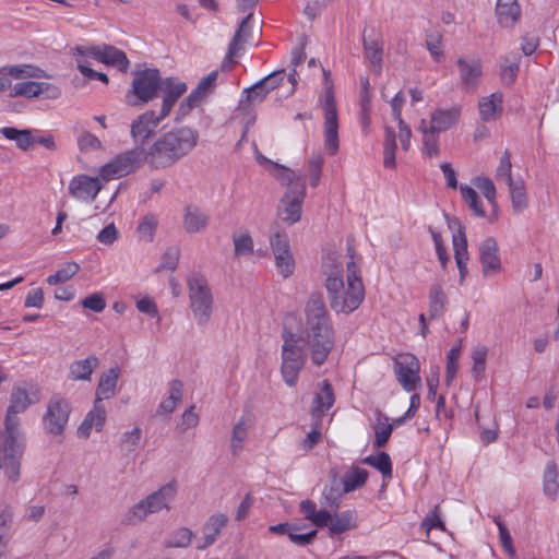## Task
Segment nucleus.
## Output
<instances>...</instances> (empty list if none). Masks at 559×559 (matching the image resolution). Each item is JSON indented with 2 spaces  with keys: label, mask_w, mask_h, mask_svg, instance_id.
I'll list each match as a JSON object with an SVG mask.
<instances>
[{
  "label": "nucleus",
  "mask_w": 559,
  "mask_h": 559,
  "mask_svg": "<svg viewBox=\"0 0 559 559\" xmlns=\"http://www.w3.org/2000/svg\"><path fill=\"white\" fill-rule=\"evenodd\" d=\"M199 133L189 127L175 128L159 135L147 146L135 145L117 155L100 168L105 180L127 176L143 164L153 169H166L187 156L198 144Z\"/></svg>",
  "instance_id": "f257e3e1"
},
{
  "label": "nucleus",
  "mask_w": 559,
  "mask_h": 559,
  "mask_svg": "<svg viewBox=\"0 0 559 559\" xmlns=\"http://www.w3.org/2000/svg\"><path fill=\"white\" fill-rule=\"evenodd\" d=\"M309 348L313 365L322 366L335 343V331L321 292H312L305 306V328L298 336Z\"/></svg>",
  "instance_id": "f03ea898"
},
{
  "label": "nucleus",
  "mask_w": 559,
  "mask_h": 559,
  "mask_svg": "<svg viewBox=\"0 0 559 559\" xmlns=\"http://www.w3.org/2000/svg\"><path fill=\"white\" fill-rule=\"evenodd\" d=\"M355 248L352 245L347 246V254L349 261L347 262V289L344 290V281L341 272L337 270L335 273L328 275L325 280V288L329 294L331 308L340 313H349L356 310L364 300L365 288L361 278L358 276L359 267L354 261Z\"/></svg>",
  "instance_id": "7ed1b4c3"
},
{
  "label": "nucleus",
  "mask_w": 559,
  "mask_h": 559,
  "mask_svg": "<svg viewBox=\"0 0 559 559\" xmlns=\"http://www.w3.org/2000/svg\"><path fill=\"white\" fill-rule=\"evenodd\" d=\"M275 178L287 185V190L281 201L280 214H284L283 221L293 225L300 221L301 205L306 197V183L304 177L296 171L278 166Z\"/></svg>",
  "instance_id": "20e7f679"
},
{
  "label": "nucleus",
  "mask_w": 559,
  "mask_h": 559,
  "mask_svg": "<svg viewBox=\"0 0 559 559\" xmlns=\"http://www.w3.org/2000/svg\"><path fill=\"white\" fill-rule=\"evenodd\" d=\"M282 337L284 341L282 345V377L288 386H295L299 372L306 364L307 356L304 347L299 345L301 340L295 333L285 330Z\"/></svg>",
  "instance_id": "39448f33"
},
{
  "label": "nucleus",
  "mask_w": 559,
  "mask_h": 559,
  "mask_svg": "<svg viewBox=\"0 0 559 559\" xmlns=\"http://www.w3.org/2000/svg\"><path fill=\"white\" fill-rule=\"evenodd\" d=\"M160 87L163 78L157 69L135 71L131 88L126 94V102L130 106H143L158 95Z\"/></svg>",
  "instance_id": "423d86ee"
},
{
  "label": "nucleus",
  "mask_w": 559,
  "mask_h": 559,
  "mask_svg": "<svg viewBox=\"0 0 559 559\" xmlns=\"http://www.w3.org/2000/svg\"><path fill=\"white\" fill-rule=\"evenodd\" d=\"M177 493V483L171 480L145 499L135 503L127 514L129 524L142 522L148 514L157 513L164 509L169 510V503Z\"/></svg>",
  "instance_id": "0eeeda50"
},
{
  "label": "nucleus",
  "mask_w": 559,
  "mask_h": 559,
  "mask_svg": "<svg viewBox=\"0 0 559 559\" xmlns=\"http://www.w3.org/2000/svg\"><path fill=\"white\" fill-rule=\"evenodd\" d=\"M324 76V145L330 155L338 152V117L336 109V100L334 95V86L331 80L330 71L323 69Z\"/></svg>",
  "instance_id": "6e6552de"
},
{
  "label": "nucleus",
  "mask_w": 559,
  "mask_h": 559,
  "mask_svg": "<svg viewBox=\"0 0 559 559\" xmlns=\"http://www.w3.org/2000/svg\"><path fill=\"white\" fill-rule=\"evenodd\" d=\"M190 308L198 324L205 325L213 312V295L206 278L195 273L188 278Z\"/></svg>",
  "instance_id": "1a4fd4ad"
},
{
  "label": "nucleus",
  "mask_w": 559,
  "mask_h": 559,
  "mask_svg": "<svg viewBox=\"0 0 559 559\" xmlns=\"http://www.w3.org/2000/svg\"><path fill=\"white\" fill-rule=\"evenodd\" d=\"M71 411V404L67 399L59 394L52 395L41 420L45 432L50 436H62Z\"/></svg>",
  "instance_id": "9d476101"
},
{
  "label": "nucleus",
  "mask_w": 559,
  "mask_h": 559,
  "mask_svg": "<svg viewBox=\"0 0 559 559\" xmlns=\"http://www.w3.org/2000/svg\"><path fill=\"white\" fill-rule=\"evenodd\" d=\"M393 370L397 382L406 392H413L420 385V364L415 355H399L393 360Z\"/></svg>",
  "instance_id": "9b49d317"
},
{
  "label": "nucleus",
  "mask_w": 559,
  "mask_h": 559,
  "mask_svg": "<svg viewBox=\"0 0 559 559\" xmlns=\"http://www.w3.org/2000/svg\"><path fill=\"white\" fill-rule=\"evenodd\" d=\"M73 51L80 56H92L94 59L107 66L118 68L121 72H127L130 64L127 55L111 45H98L90 48L76 46Z\"/></svg>",
  "instance_id": "f8f14e48"
},
{
  "label": "nucleus",
  "mask_w": 559,
  "mask_h": 559,
  "mask_svg": "<svg viewBox=\"0 0 559 559\" xmlns=\"http://www.w3.org/2000/svg\"><path fill=\"white\" fill-rule=\"evenodd\" d=\"M39 401L37 392H28L25 388L13 386L10 395V405L7 408L4 424L21 427L17 414L25 412L31 405Z\"/></svg>",
  "instance_id": "ddd939ff"
},
{
  "label": "nucleus",
  "mask_w": 559,
  "mask_h": 559,
  "mask_svg": "<svg viewBox=\"0 0 559 559\" xmlns=\"http://www.w3.org/2000/svg\"><path fill=\"white\" fill-rule=\"evenodd\" d=\"M165 118H159V112L147 110L134 119L130 126V135L135 145L146 146L147 141L155 134L159 123Z\"/></svg>",
  "instance_id": "4468645a"
},
{
  "label": "nucleus",
  "mask_w": 559,
  "mask_h": 559,
  "mask_svg": "<svg viewBox=\"0 0 559 559\" xmlns=\"http://www.w3.org/2000/svg\"><path fill=\"white\" fill-rule=\"evenodd\" d=\"M362 47L365 58L369 61L376 73H380L383 59V39L381 33L374 27L362 32Z\"/></svg>",
  "instance_id": "2eb2a0df"
},
{
  "label": "nucleus",
  "mask_w": 559,
  "mask_h": 559,
  "mask_svg": "<svg viewBox=\"0 0 559 559\" xmlns=\"http://www.w3.org/2000/svg\"><path fill=\"white\" fill-rule=\"evenodd\" d=\"M462 90L474 93L483 76V64L480 59L460 57L456 60Z\"/></svg>",
  "instance_id": "dca6fc26"
},
{
  "label": "nucleus",
  "mask_w": 559,
  "mask_h": 559,
  "mask_svg": "<svg viewBox=\"0 0 559 559\" xmlns=\"http://www.w3.org/2000/svg\"><path fill=\"white\" fill-rule=\"evenodd\" d=\"M318 389L319 390L312 400L310 415L312 420H317V426H320L322 417L335 402V394L329 380H322L318 384Z\"/></svg>",
  "instance_id": "f3484780"
},
{
  "label": "nucleus",
  "mask_w": 559,
  "mask_h": 559,
  "mask_svg": "<svg viewBox=\"0 0 559 559\" xmlns=\"http://www.w3.org/2000/svg\"><path fill=\"white\" fill-rule=\"evenodd\" d=\"M102 189L98 178L87 175H79L69 183V193L80 200L93 202Z\"/></svg>",
  "instance_id": "a211bd4d"
},
{
  "label": "nucleus",
  "mask_w": 559,
  "mask_h": 559,
  "mask_svg": "<svg viewBox=\"0 0 559 559\" xmlns=\"http://www.w3.org/2000/svg\"><path fill=\"white\" fill-rule=\"evenodd\" d=\"M479 261L485 276H492L501 271V259L495 238L488 237L480 243Z\"/></svg>",
  "instance_id": "6ab92c4d"
},
{
  "label": "nucleus",
  "mask_w": 559,
  "mask_h": 559,
  "mask_svg": "<svg viewBox=\"0 0 559 559\" xmlns=\"http://www.w3.org/2000/svg\"><path fill=\"white\" fill-rule=\"evenodd\" d=\"M185 82H175L173 78L163 79V104L159 110V118H166L177 100L187 92Z\"/></svg>",
  "instance_id": "aec40b11"
},
{
  "label": "nucleus",
  "mask_w": 559,
  "mask_h": 559,
  "mask_svg": "<svg viewBox=\"0 0 559 559\" xmlns=\"http://www.w3.org/2000/svg\"><path fill=\"white\" fill-rule=\"evenodd\" d=\"M106 420V408L99 399H95L93 409H91L82 424L78 428V435L83 438H88L92 429L100 431Z\"/></svg>",
  "instance_id": "412c9836"
},
{
  "label": "nucleus",
  "mask_w": 559,
  "mask_h": 559,
  "mask_svg": "<svg viewBox=\"0 0 559 559\" xmlns=\"http://www.w3.org/2000/svg\"><path fill=\"white\" fill-rule=\"evenodd\" d=\"M227 523L228 518L223 513L210 516L203 525V543L197 545V549L203 550L213 545Z\"/></svg>",
  "instance_id": "4be33fe9"
},
{
  "label": "nucleus",
  "mask_w": 559,
  "mask_h": 559,
  "mask_svg": "<svg viewBox=\"0 0 559 559\" xmlns=\"http://www.w3.org/2000/svg\"><path fill=\"white\" fill-rule=\"evenodd\" d=\"M461 106L448 109L437 108L430 117V128L438 132H444L459 122Z\"/></svg>",
  "instance_id": "5701e85b"
},
{
  "label": "nucleus",
  "mask_w": 559,
  "mask_h": 559,
  "mask_svg": "<svg viewBox=\"0 0 559 559\" xmlns=\"http://www.w3.org/2000/svg\"><path fill=\"white\" fill-rule=\"evenodd\" d=\"M98 366L99 359L95 355H91L85 359L74 360L69 367V379L73 381H90Z\"/></svg>",
  "instance_id": "b1692460"
},
{
  "label": "nucleus",
  "mask_w": 559,
  "mask_h": 559,
  "mask_svg": "<svg viewBox=\"0 0 559 559\" xmlns=\"http://www.w3.org/2000/svg\"><path fill=\"white\" fill-rule=\"evenodd\" d=\"M209 215L199 206L187 205L183 214V228L189 234L204 230L209 224Z\"/></svg>",
  "instance_id": "393cba45"
},
{
  "label": "nucleus",
  "mask_w": 559,
  "mask_h": 559,
  "mask_svg": "<svg viewBox=\"0 0 559 559\" xmlns=\"http://www.w3.org/2000/svg\"><path fill=\"white\" fill-rule=\"evenodd\" d=\"M496 14L502 27H512L520 19V5L516 0H498Z\"/></svg>",
  "instance_id": "a878e982"
},
{
  "label": "nucleus",
  "mask_w": 559,
  "mask_h": 559,
  "mask_svg": "<svg viewBox=\"0 0 559 559\" xmlns=\"http://www.w3.org/2000/svg\"><path fill=\"white\" fill-rule=\"evenodd\" d=\"M429 308L428 316L430 320L438 319L443 316L445 307L449 302L448 296L439 283L430 286L428 293Z\"/></svg>",
  "instance_id": "bb28decb"
},
{
  "label": "nucleus",
  "mask_w": 559,
  "mask_h": 559,
  "mask_svg": "<svg viewBox=\"0 0 559 559\" xmlns=\"http://www.w3.org/2000/svg\"><path fill=\"white\" fill-rule=\"evenodd\" d=\"M119 374V367H112L103 372L96 388L95 399H99L100 402L111 399L116 393Z\"/></svg>",
  "instance_id": "cd10ccee"
},
{
  "label": "nucleus",
  "mask_w": 559,
  "mask_h": 559,
  "mask_svg": "<svg viewBox=\"0 0 559 559\" xmlns=\"http://www.w3.org/2000/svg\"><path fill=\"white\" fill-rule=\"evenodd\" d=\"M0 133L8 140L15 141L16 147L22 151H29L34 146V134L31 129H16L14 127H3Z\"/></svg>",
  "instance_id": "c85d7f7f"
},
{
  "label": "nucleus",
  "mask_w": 559,
  "mask_h": 559,
  "mask_svg": "<svg viewBox=\"0 0 559 559\" xmlns=\"http://www.w3.org/2000/svg\"><path fill=\"white\" fill-rule=\"evenodd\" d=\"M479 115L484 121H490L498 118L502 112V95L492 93L479 102Z\"/></svg>",
  "instance_id": "c756f323"
},
{
  "label": "nucleus",
  "mask_w": 559,
  "mask_h": 559,
  "mask_svg": "<svg viewBox=\"0 0 559 559\" xmlns=\"http://www.w3.org/2000/svg\"><path fill=\"white\" fill-rule=\"evenodd\" d=\"M183 383L180 380H173L170 382L169 395L163 400L158 406L157 413L170 414L175 411L177 404L182 399Z\"/></svg>",
  "instance_id": "7c9ffc66"
},
{
  "label": "nucleus",
  "mask_w": 559,
  "mask_h": 559,
  "mask_svg": "<svg viewBox=\"0 0 559 559\" xmlns=\"http://www.w3.org/2000/svg\"><path fill=\"white\" fill-rule=\"evenodd\" d=\"M364 464L378 469L384 479H391L393 474L392 461L386 452H379L377 455H369L362 459Z\"/></svg>",
  "instance_id": "2f4dec72"
},
{
  "label": "nucleus",
  "mask_w": 559,
  "mask_h": 559,
  "mask_svg": "<svg viewBox=\"0 0 559 559\" xmlns=\"http://www.w3.org/2000/svg\"><path fill=\"white\" fill-rule=\"evenodd\" d=\"M558 468L555 461H549L546 465L543 479L544 493L550 499H555L559 485H558Z\"/></svg>",
  "instance_id": "473e14b6"
},
{
  "label": "nucleus",
  "mask_w": 559,
  "mask_h": 559,
  "mask_svg": "<svg viewBox=\"0 0 559 559\" xmlns=\"http://www.w3.org/2000/svg\"><path fill=\"white\" fill-rule=\"evenodd\" d=\"M373 430H374L373 447L377 449H380V448H383L388 443V441L392 435V431H393V425L389 424V417L386 415L379 414L378 421L373 426Z\"/></svg>",
  "instance_id": "72a5a7b5"
},
{
  "label": "nucleus",
  "mask_w": 559,
  "mask_h": 559,
  "mask_svg": "<svg viewBox=\"0 0 559 559\" xmlns=\"http://www.w3.org/2000/svg\"><path fill=\"white\" fill-rule=\"evenodd\" d=\"M510 190L512 206L515 212H522L528 205L523 180H512L507 183Z\"/></svg>",
  "instance_id": "f704fd0d"
},
{
  "label": "nucleus",
  "mask_w": 559,
  "mask_h": 559,
  "mask_svg": "<svg viewBox=\"0 0 559 559\" xmlns=\"http://www.w3.org/2000/svg\"><path fill=\"white\" fill-rule=\"evenodd\" d=\"M368 471L354 467L350 472L346 473L343 478V492L347 493L361 488L368 479Z\"/></svg>",
  "instance_id": "c9c22d12"
},
{
  "label": "nucleus",
  "mask_w": 559,
  "mask_h": 559,
  "mask_svg": "<svg viewBox=\"0 0 559 559\" xmlns=\"http://www.w3.org/2000/svg\"><path fill=\"white\" fill-rule=\"evenodd\" d=\"M356 524L354 523V512L344 511L332 516L329 530L331 535H338L350 528H354Z\"/></svg>",
  "instance_id": "e433bc0d"
},
{
  "label": "nucleus",
  "mask_w": 559,
  "mask_h": 559,
  "mask_svg": "<svg viewBox=\"0 0 559 559\" xmlns=\"http://www.w3.org/2000/svg\"><path fill=\"white\" fill-rule=\"evenodd\" d=\"M460 191L462 194V199L465 201V203L474 213V215L478 217H484L485 211L483 209V203L477 192L472 187L468 186H461Z\"/></svg>",
  "instance_id": "4c0bfd02"
},
{
  "label": "nucleus",
  "mask_w": 559,
  "mask_h": 559,
  "mask_svg": "<svg viewBox=\"0 0 559 559\" xmlns=\"http://www.w3.org/2000/svg\"><path fill=\"white\" fill-rule=\"evenodd\" d=\"M157 226H158L157 216L153 213H147L143 216L136 230H138L141 239H144L146 242H152L154 239Z\"/></svg>",
  "instance_id": "58836bf2"
},
{
  "label": "nucleus",
  "mask_w": 559,
  "mask_h": 559,
  "mask_svg": "<svg viewBox=\"0 0 559 559\" xmlns=\"http://www.w3.org/2000/svg\"><path fill=\"white\" fill-rule=\"evenodd\" d=\"M425 43L432 58L439 62L443 57V50L441 49L442 33L438 29L427 31L425 35Z\"/></svg>",
  "instance_id": "ea45409f"
},
{
  "label": "nucleus",
  "mask_w": 559,
  "mask_h": 559,
  "mask_svg": "<svg viewBox=\"0 0 559 559\" xmlns=\"http://www.w3.org/2000/svg\"><path fill=\"white\" fill-rule=\"evenodd\" d=\"M235 257L250 255L253 253V239L248 231L233 235Z\"/></svg>",
  "instance_id": "a19ab883"
},
{
  "label": "nucleus",
  "mask_w": 559,
  "mask_h": 559,
  "mask_svg": "<svg viewBox=\"0 0 559 559\" xmlns=\"http://www.w3.org/2000/svg\"><path fill=\"white\" fill-rule=\"evenodd\" d=\"M286 253L277 252L273 253L275 258V265L283 276V278H288L294 274L295 271V259L292 253V250H286Z\"/></svg>",
  "instance_id": "79ce46f5"
},
{
  "label": "nucleus",
  "mask_w": 559,
  "mask_h": 559,
  "mask_svg": "<svg viewBox=\"0 0 559 559\" xmlns=\"http://www.w3.org/2000/svg\"><path fill=\"white\" fill-rule=\"evenodd\" d=\"M270 246L273 253H286V250H290L287 233L278 227H272L270 234Z\"/></svg>",
  "instance_id": "37998d69"
},
{
  "label": "nucleus",
  "mask_w": 559,
  "mask_h": 559,
  "mask_svg": "<svg viewBox=\"0 0 559 559\" xmlns=\"http://www.w3.org/2000/svg\"><path fill=\"white\" fill-rule=\"evenodd\" d=\"M39 71L38 68H35L29 64L22 66H7L0 69V74L9 75L14 79L22 78H39L40 75L37 73Z\"/></svg>",
  "instance_id": "c03bdc74"
},
{
  "label": "nucleus",
  "mask_w": 559,
  "mask_h": 559,
  "mask_svg": "<svg viewBox=\"0 0 559 559\" xmlns=\"http://www.w3.org/2000/svg\"><path fill=\"white\" fill-rule=\"evenodd\" d=\"M461 354V345L453 346L447 354V371L444 382L449 386L454 380L459 369V357Z\"/></svg>",
  "instance_id": "a18cd8bd"
},
{
  "label": "nucleus",
  "mask_w": 559,
  "mask_h": 559,
  "mask_svg": "<svg viewBox=\"0 0 559 559\" xmlns=\"http://www.w3.org/2000/svg\"><path fill=\"white\" fill-rule=\"evenodd\" d=\"M454 250V259L456 262V266L459 269L460 273V284H463L465 281L468 269H467V261H468V251H467V245H464L463 241H461V245H456L453 247Z\"/></svg>",
  "instance_id": "49530a36"
},
{
  "label": "nucleus",
  "mask_w": 559,
  "mask_h": 559,
  "mask_svg": "<svg viewBox=\"0 0 559 559\" xmlns=\"http://www.w3.org/2000/svg\"><path fill=\"white\" fill-rule=\"evenodd\" d=\"M80 271V265L76 262H69L67 265L58 270L55 274L47 277L46 282L49 285H57L72 278Z\"/></svg>",
  "instance_id": "de8ad7c7"
},
{
  "label": "nucleus",
  "mask_w": 559,
  "mask_h": 559,
  "mask_svg": "<svg viewBox=\"0 0 559 559\" xmlns=\"http://www.w3.org/2000/svg\"><path fill=\"white\" fill-rule=\"evenodd\" d=\"M40 82L26 81L19 82L13 86L12 96H24L27 98L36 97L41 94Z\"/></svg>",
  "instance_id": "09e8293b"
},
{
  "label": "nucleus",
  "mask_w": 559,
  "mask_h": 559,
  "mask_svg": "<svg viewBox=\"0 0 559 559\" xmlns=\"http://www.w3.org/2000/svg\"><path fill=\"white\" fill-rule=\"evenodd\" d=\"M439 133L440 132L432 130L430 127L424 130L423 150L429 157L439 154Z\"/></svg>",
  "instance_id": "8fccbe9b"
},
{
  "label": "nucleus",
  "mask_w": 559,
  "mask_h": 559,
  "mask_svg": "<svg viewBox=\"0 0 559 559\" xmlns=\"http://www.w3.org/2000/svg\"><path fill=\"white\" fill-rule=\"evenodd\" d=\"M248 436V428L243 421L240 419L233 428L231 432V452L234 455H237L242 450V442L246 440Z\"/></svg>",
  "instance_id": "3c124183"
},
{
  "label": "nucleus",
  "mask_w": 559,
  "mask_h": 559,
  "mask_svg": "<svg viewBox=\"0 0 559 559\" xmlns=\"http://www.w3.org/2000/svg\"><path fill=\"white\" fill-rule=\"evenodd\" d=\"M448 227L453 231L452 236V242L453 247L456 245H461V241L464 242V245H467L466 234H465V226L462 223V221L457 217H450L448 214H444Z\"/></svg>",
  "instance_id": "603ef678"
},
{
  "label": "nucleus",
  "mask_w": 559,
  "mask_h": 559,
  "mask_svg": "<svg viewBox=\"0 0 559 559\" xmlns=\"http://www.w3.org/2000/svg\"><path fill=\"white\" fill-rule=\"evenodd\" d=\"M142 438V431L140 428L135 427L130 431H126L122 433L120 439V448L122 451H126L127 453H131L135 451L136 447L140 443V440Z\"/></svg>",
  "instance_id": "864d4df0"
},
{
  "label": "nucleus",
  "mask_w": 559,
  "mask_h": 559,
  "mask_svg": "<svg viewBox=\"0 0 559 559\" xmlns=\"http://www.w3.org/2000/svg\"><path fill=\"white\" fill-rule=\"evenodd\" d=\"M193 537V532L188 527H180L171 535V538L166 543L167 547L186 548L190 545Z\"/></svg>",
  "instance_id": "5fc2aeb1"
},
{
  "label": "nucleus",
  "mask_w": 559,
  "mask_h": 559,
  "mask_svg": "<svg viewBox=\"0 0 559 559\" xmlns=\"http://www.w3.org/2000/svg\"><path fill=\"white\" fill-rule=\"evenodd\" d=\"M496 178L497 180L504 181L506 183L511 182L513 180L511 154L508 150L504 151L503 155L500 158V163L496 171Z\"/></svg>",
  "instance_id": "6e6d98bb"
},
{
  "label": "nucleus",
  "mask_w": 559,
  "mask_h": 559,
  "mask_svg": "<svg viewBox=\"0 0 559 559\" xmlns=\"http://www.w3.org/2000/svg\"><path fill=\"white\" fill-rule=\"evenodd\" d=\"M421 527L425 528L427 532L431 531L432 528H438L442 532L445 531V524L441 520V512H440V506L436 504L433 509L426 515L421 523Z\"/></svg>",
  "instance_id": "4d7b16f0"
},
{
  "label": "nucleus",
  "mask_w": 559,
  "mask_h": 559,
  "mask_svg": "<svg viewBox=\"0 0 559 559\" xmlns=\"http://www.w3.org/2000/svg\"><path fill=\"white\" fill-rule=\"evenodd\" d=\"M242 49V45L236 43V40H230L228 45V50L221 63L222 72H229L236 64L237 61L234 59L235 56Z\"/></svg>",
  "instance_id": "13d9d810"
},
{
  "label": "nucleus",
  "mask_w": 559,
  "mask_h": 559,
  "mask_svg": "<svg viewBox=\"0 0 559 559\" xmlns=\"http://www.w3.org/2000/svg\"><path fill=\"white\" fill-rule=\"evenodd\" d=\"M323 156L318 154L313 155L309 159V176H310V186L316 188L319 185L321 174H322V165H323Z\"/></svg>",
  "instance_id": "bf43d9fd"
},
{
  "label": "nucleus",
  "mask_w": 559,
  "mask_h": 559,
  "mask_svg": "<svg viewBox=\"0 0 559 559\" xmlns=\"http://www.w3.org/2000/svg\"><path fill=\"white\" fill-rule=\"evenodd\" d=\"M194 405H191L189 408H187L182 416L181 421L177 426V430H179L181 433L186 432L188 429L197 427L199 424V415L194 412Z\"/></svg>",
  "instance_id": "052dcab7"
},
{
  "label": "nucleus",
  "mask_w": 559,
  "mask_h": 559,
  "mask_svg": "<svg viewBox=\"0 0 559 559\" xmlns=\"http://www.w3.org/2000/svg\"><path fill=\"white\" fill-rule=\"evenodd\" d=\"M179 257H180V251L178 248H176V247L168 248L162 257V262L158 266V270L166 269V270L175 271L178 265Z\"/></svg>",
  "instance_id": "680f3d73"
},
{
  "label": "nucleus",
  "mask_w": 559,
  "mask_h": 559,
  "mask_svg": "<svg viewBox=\"0 0 559 559\" xmlns=\"http://www.w3.org/2000/svg\"><path fill=\"white\" fill-rule=\"evenodd\" d=\"M285 78V70H276L255 83V87L265 86L269 92L276 88Z\"/></svg>",
  "instance_id": "e2e57ef3"
},
{
  "label": "nucleus",
  "mask_w": 559,
  "mask_h": 559,
  "mask_svg": "<svg viewBox=\"0 0 559 559\" xmlns=\"http://www.w3.org/2000/svg\"><path fill=\"white\" fill-rule=\"evenodd\" d=\"M342 493L334 486L324 487L322 492V503L333 510H336L341 503Z\"/></svg>",
  "instance_id": "0e129e2a"
},
{
  "label": "nucleus",
  "mask_w": 559,
  "mask_h": 559,
  "mask_svg": "<svg viewBox=\"0 0 559 559\" xmlns=\"http://www.w3.org/2000/svg\"><path fill=\"white\" fill-rule=\"evenodd\" d=\"M81 305L85 309H90L94 312H102L106 307V300L100 293H94L81 301Z\"/></svg>",
  "instance_id": "69168bd1"
},
{
  "label": "nucleus",
  "mask_w": 559,
  "mask_h": 559,
  "mask_svg": "<svg viewBox=\"0 0 559 559\" xmlns=\"http://www.w3.org/2000/svg\"><path fill=\"white\" fill-rule=\"evenodd\" d=\"M477 188L483 192L484 197L496 206V187L491 179L484 177L477 178L476 180Z\"/></svg>",
  "instance_id": "338daca9"
},
{
  "label": "nucleus",
  "mask_w": 559,
  "mask_h": 559,
  "mask_svg": "<svg viewBox=\"0 0 559 559\" xmlns=\"http://www.w3.org/2000/svg\"><path fill=\"white\" fill-rule=\"evenodd\" d=\"M322 433L320 426H317V420L312 423V429L307 433L306 438L301 442V449L306 452L312 450L321 440Z\"/></svg>",
  "instance_id": "774afa93"
}]
</instances>
